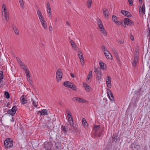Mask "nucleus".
Here are the masks:
<instances>
[{"label": "nucleus", "mask_w": 150, "mask_h": 150, "mask_svg": "<svg viewBox=\"0 0 150 150\" xmlns=\"http://www.w3.org/2000/svg\"><path fill=\"white\" fill-rule=\"evenodd\" d=\"M2 9V15L3 16L2 21L4 23H7L9 20V15L6 9V6L4 4H3Z\"/></svg>", "instance_id": "nucleus-1"}, {"label": "nucleus", "mask_w": 150, "mask_h": 150, "mask_svg": "<svg viewBox=\"0 0 150 150\" xmlns=\"http://www.w3.org/2000/svg\"><path fill=\"white\" fill-rule=\"evenodd\" d=\"M97 24L99 27L100 30L102 33H103L105 36H106L107 34L105 31L102 22L99 19H97Z\"/></svg>", "instance_id": "nucleus-2"}, {"label": "nucleus", "mask_w": 150, "mask_h": 150, "mask_svg": "<svg viewBox=\"0 0 150 150\" xmlns=\"http://www.w3.org/2000/svg\"><path fill=\"white\" fill-rule=\"evenodd\" d=\"M62 73L61 69H58L56 73V77L58 82L61 81L62 76Z\"/></svg>", "instance_id": "nucleus-3"}, {"label": "nucleus", "mask_w": 150, "mask_h": 150, "mask_svg": "<svg viewBox=\"0 0 150 150\" xmlns=\"http://www.w3.org/2000/svg\"><path fill=\"white\" fill-rule=\"evenodd\" d=\"M4 144L6 148H8L11 147L13 145L12 141L10 140V139H7L4 142Z\"/></svg>", "instance_id": "nucleus-4"}, {"label": "nucleus", "mask_w": 150, "mask_h": 150, "mask_svg": "<svg viewBox=\"0 0 150 150\" xmlns=\"http://www.w3.org/2000/svg\"><path fill=\"white\" fill-rule=\"evenodd\" d=\"M52 144L50 142H45L43 144V146L45 150H52Z\"/></svg>", "instance_id": "nucleus-5"}, {"label": "nucleus", "mask_w": 150, "mask_h": 150, "mask_svg": "<svg viewBox=\"0 0 150 150\" xmlns=\"http://www.w3.org/2000/svg\"><path fill=\"white\" fill-rule=\"evenodd\" d=\"M72 100L75 102L82 103H86L88 102L87 100H86L83 98L77 97H75L72 98Z\"/></svg>", "instance_id": "nucleus-6"}, {"label": "nucleus", "mask_w": 150, "mask_h": 150, "mask_svg": "<svg viewBox=\"0 0 150 150\" xmlns=\"http://www.w3.org/2000/svg\"><path fill=\"white\" fill-rule=\"evenodd\" d=\"M17 111L16 107L14 106L11 109L8 110L7 111V113L12 116L14 115Z\"/></svg>", "instance_id": "nucleus-7"}, {"label": "nucleus", "mask_w": 150, "mask_h": 150, "mask_svg": "<svg viewBox=\"0 0 150 150\" xmlns=\"http://www.w3.org/2000/svg\"><path fill=\"white\" fill-rule=\"evenodd\" d=\"M124 22L125 24L129 26L134 25V23L131 20L128 18H125L124 19Z\"/></svg>", "instance_id": "nucleus-8"}, {"label": "nucleus", "mask_w": 150, "mask_h": 150, "mask_svg": "<svg viewBox=\"0 0 150 150\" xmlns=\"http://www.w3.org/2000/svg\"><path fill=\"white\" fill-rule=\"evenodd\" d=\"M139 10L140 14L142 13L144 14H145V7L144 4H143V5H142V6H139Z\"/></svg>", "instance_id": "nucleus-9"}, {"label": "nucleus", "mask_w": 150, "mask_h": 150, "mask_svg": "<svg viewBox=\"0 0 150 150\" xmlns=\"http://www.w3.org/2000/svg\"><path fill=\"white\" fill-rule=\"evenodd\" d=\"M131 148L133 150H140L141 149L140 146L137 144H133L131 145Z\"/></svg>", "instance_id": "nucleus-10"}, {"label": "nucleus", "mask_w": 150, "mask_h": 150, "mask_svg": "<svg viewBox=\"0 0 150 150\" xmlns=\"http://www.w3.org/2000/svg\"><path fill=\"white\" fill-rule=\"evenodd\" d=\"M107 93L110 99L112 101H113L114 100V98L112 92L110 89L107 90Z\"/></svg>", "instance_id": "nucleus-11"}, {"label": "nucleus", "mask_w": 150, "mask_h": 150, "mask_svg": "<svg viewBox=\"0 0 150 150\" xmlns=\"http://www.w3.org/2000/svg\"><path fill=\"white\" fill-rule=\"evenodd\" d=\"M138 56L137 54H135L134 56V61H133L132 63L133 66L134 67H135L136 66V64L138 62Z\"/></svg>", "instance_id": "nucleus-12"}, {"label": "nucleus", "mask_w": 150, "mask_h": 150, "mask_svg": "<svg viewBox=\"0 0 150 150\" xmlns=\"http://www.w3.org/2000/svg\"><path fill=\"white\" fill-rule=\"evenodd\" d=\"M26 96L24 95H23L20 98V100L22 104H24L27 103Z\"/></svg>", "instance_id": "nucleus-13"}, {"label": "nucleus", "mask_w": 150, "mask_h": 150, "mask_svg": "<svg viewBox=\"0 0 150 150\" xmlns=\"http://www.w3.org/2000/svg\"><path fill=\"white\" fill-rule=\"evenodd\" d=\"M70 42L71 43L73 48L75 50L78 51L79 50V48L76 46L73 40H70Z\"/></svg>", "instance_id": "nucleus-14"}, {"label": "nucleus", "mask_w": 150, "mask_h": 150, "mask_svg": "<svg viewBox=\"0 0 150 150\" xmlns=\"http://www.w3.org/2000/svg\"><path fill=\"white\" fill-rule=\"evenodd\" d=\"M121 13L124 15L127 16V17H129L131 16L130 13L127 11L122 10L121 11Z\"/></svg>", "instance_id": "nucleus-15"}, {"label": "nucleus", "mask_w": 150, "mask_h": 150, "mask_svg": "<svg viewBox=\"0 0 150 150\" xmlns=\"http://www.w3.org/2000/svg\"><path fill=\"white\" fill-rule=\"evenodd\" d=\"M111 78L110 76H108V78L106 79V82L107 86H108L109 85L110 86H111Z\"/></svg>", "instance_id": "nucleus-16"}, {"label": "nucleus", "mask_w": 150, "mask_h": 150, "mask_svg": "<svg viewBox=\"0 0 150 150\" xmlns=\"http://www.w3.org/2000/svg\"><path fill=\"white\" fill-rule=\"evenodd\" d=\"M47 112V110L45 109H43L41 111H39V112L41 115H47L48 113Z\"/></svg>", "instance_id": "nucleus-17"}, {"label": "nucleus", "mask_w": 150, "mask_h": 150, "mask_svg": "<svg viewBox=\"0 0 150 150\" xmlns=\"http://www.w3.org/2000/svg\"><path fill=\"white\" fill-rule=\"evenodd\" d=\"M84 87L85 88L86 90L88 91H89L91 87L88 85L86 83H84L83 84Z\"/></svg>", "instance_id": "nucleus-18"}, {"label": "nucleus", "mask_w": 150, "mask_h": 150, "mask_svg": "<svg viewBox=\"0 0 150 150\" xmlns=\"http://www.w3.org/2000/svg\"><path fill=\"white\" fill-rule=\"evenodd\" d=\"M47 11L48 13H51V10L49 3L47 2Z\"/></svg>", "instance_id": "nucleus-19"}, {"label": "nucleus", "mask_w": 150, "mask_h": 150, "mask_svg": "<svg viewBox=\"0 0 150 150\" xmlns=\"http://www.w3.org/2000/svg\"><path fill=\"white\" fill-rule=\"evenodd\" d=\"M13 28L15 33L17 35H19V31L16 27V26L14 25H13Z\"/></svg>", "instance_id": "nucleus-20"}, {"label": "nucleus", "mask_w": 150, "mask_h": 150, "mask_svg": "<svg viewBox=\"0 0 150 150\" xmlns=\"http://www.w3.org/2000/svg\"><path fill=\"white\" fill-rule=\"evenodd\" d=\"M103 13L105 16L108 18V9L103 10Z\"/></svg>", "instance_id": "nucleus-21"}, {"label": "nucleus", "mask_w": 150, "mask_h": 150, "mask_svg": "<svg viewBox=\"0 0 150 150\" xmlns=\"http://www.w3.org/2000/svg\"><path fill=\"white\" fill-rule=\"evenodd\" d=\"M104 54L107 59H110V57H112L111 55L109 52L104 53Z\"/></svg>", "instance_id": "nucleus-22"}, {"label": "nucleus", "mask_w": 150, "mask_h": 150, "mask_svg": "<svg viewBox=\"0 0 150 150\" xmlns=\"http://www.w3.org/2000/svg\"><path fill=\"white\" fill-rule=\"evenodd\" d=\"M101 69L100 68L98 67V68H96L95 67L94 68V72H97V74L99 73L100 71V70Z\"/></svg>", "instance_id": "nucleus-23"}, {"label": "nucleus", "mask_w": 150, "mask_h": 150, "mask_svg": "<svg viewBox=\"0 0 150 150\" xmlns=\"http://www.w3.org/2000/svg\"><path fill=\"white\" fill-rule=\"evenodd\" d=\"M37 13L39 19L43 17L40 11L38 10L37 11Z\"/></svg>", "instance_id": "nucleus-24"}, {"label": "nucleus", "mask_w": 150, "mask_h": 150, "mask_svg": "<svg viewBox=\"0 0 150 150\" xmlns=\"http://www.w3.org/2000/svg\"><path fill=\"white\" fill-rule=\"evenodd\" d=\"M82 122L83 125L84 127H87V123L84 118L82 119Z\"/></svg>", "instance_id": "nucleus-25"}, {"label": "nucleus", "mask_w": 150, "mask_h": 150, "mask_svg": "<svg viewBox=\"0 0 150 150\" xmlns=\"http://www.w3.org/2000/svg\"><path fill=\"white\" fill-rule=\"evenodd\" d=\"M102 49L103 52H104V53L109 52L107 50L106 47L104 45L102 46Z\"/></svg>", "instance_id": "nucleus-26"}, {"label": "nucleus", "mask_w": 150, "mask_h": 150, "mask_svg": "<svg viewBox=\"0 0 150 150\" xmlns=\"http://www.w3.org/2000/svg\"><path fill=\"white\" fill-rule=\"evenodd\" d=\"M100 127V125H96L94 126V129L95 130V131L96 132L99 129Z\"/></svg>", "instance_id": "nucleus-27"}, {"label": "nucleus", "mask_w": 150, "mask_h": 150, "mask_svg": "<svg viewBox=\"0 0 150 150\" xmlns=\"http://www.w3.org/2000/svg\"><path fill=\"white\" fill-rule=\"evenodd\" d=\"M42 25L45 29H46L47 28V25L46 22L45 21L41 23Z\"/></svg>", "instance_id": "nucleus-28"}, {"label": "nucleus", "mask_w": 150, "mask_h": 150, "mask_svg": "<svg viewBox=\"0 0 150 150\" xmlns=\"http://www.w3.org/2000/svg\"><path fill=\"white\" fill-rule=\"evenodd\" d=\"M19 2L20 5L22 7V8H24V4L23 2V0H19Z\"/></svg>", "instance_id": "nucleus-29"}, {"label": "nucleus", "mask_w": 150, "mask_h": 150, "mask_svg": "<svg viewBox=\"0 0 150 150\" xmlns=\"http://www.w3.org/2000/svg\"><path fill=\"white\" fill-rule=\"evenodd\" d=\"M92 75V71H90L88 74V75L87 77V79H89L91 78Z\"/></svg>", "instance_id": "nucleus-30"}, {"label": "nucleus", "mask_w": 150, "mask_h": 150, "mask_svg": "<svg viewBox=\"0 0 150 150\" xmlns=\"http://www.w3.org/2000/svg\"><path fill=\"white\" fill-rule=\"evenodd\" d=\"M92 3V0H88L87 1L88 6V8L91 7Z\"/></svg>", "instance_id": "nucleus-31"}, {"label": "nucleus", "mask_w": 150, "mask_h": 150, "mask_svg": "<svg viewBox=\"0 0 150 150\" xmlns=\"http://www.w3.org/2000/svg\"><path fill=\"white\" fill-rule=\"evenodd\" d=\"M102 133V132H100L98 134L97 132H96L95 133L94 136L96 137H100Z\"/></svg>", "instance_id": "nucleus-32"}, {"label": "nucleus", "mask_w": 150, "mask_h": 150, "mask_svg": "<svg viewBox=\"0 0 150 150\" xmlns=\"http://www.w3.org/2000/svg\"><path fill=\"white\" fill-rule=\"evenodd\" d=\"M102 133V132H100L98 134L97 132H96L95 133L94 136L96 137H100Z\"/></svg>", "instance_id": "nucleus-33"}, {"label": "nucleus", "mask_w": 150, "mask_h": 150, "mask_svg": "<svg viewBox=\"0 0 150 150\" xmlns=\"http://www.w3.org/2000/svg\"><path fill=\"white\" fill-rule=\"evenodd\" d=\"M71 84V82L69 81H65L64 83V84L65 86L66 87H68L69 85V84Z\"/></svg>", "instance_id": "nucleus-34"}, {"label": "nucleus", "mask_w": 150, "mask_h": 150, "mask_svg": "<svg viewBox=\"0 0 150 150\" xmlns=\"http://www.w3.org/2000/svg\"><path fill=\"white\" fill-rule=\"evenodd\" d=\"M117 18L116 16L115 15H113L112 16V19L113 21L115 22L117 21Z\"/></svg>", "instance_id": "nucleus-35"}, {"label": "nucleus", "mask_w": 150, "mask_h": 150, "mask_svg": "<svg viewBox=\"0 0 150 150\" xmlns=\"http://www.w3.org/2000/svg\"><path fill=\"white\" fill-rule=\"evenodd\" d=\"M4 95L6 96V98H10L9 93L7 92H5L4 93Z\"/></svg>", "instance_id": "nucleus-36"}, {"label": "nucleus", "mask_w": 150, "mask_h": 150, "mask_svg": "<svg viewBox=\"0 0 150 150\" xmlns=\"http://www.w3.org/2000/svg\"><path fill=\"white\" fill-rule=\"evenodd\" d=\"M68 122L70 125L71 126H72L74 128V126L73 120H68Z\"/></svg>", "instance_id": "nucleus-37"}, {"label": "nucleus", "mask_w": 150, "mask_h": 150, "mask_svg": "<svg viewBox=\"0 0 150 150\" xmlns=\"http://www.w3.org/2000/svg\"><path fill=\"white\" fill-rule=\"evenodd\" d=\"M3 72L2 71H0V79H3Z\"/></svg>", "instance_id": "nucleus-38"}, {"label": "nucleus", "mask_w": 150, "mask_h": 150, "mask_svg": "<svg viewBox=\"0 0 150 150\" xmlns=\"http://www.w3.org/2000/svg\"><path fill=\"white\" fill-rule=\"evenodd\" d=\"M118 42L120 44H123L124 43V40L122 39L121 38L119 40H117Z\"/></svg>", "instance_id": "nucleus-39"}, {"label": "nucleus", "mask_w": 150, "mask_h": 150, "mask_svg": "<svg viewBox=\"0 0 150 150\" xmlns=\"http://www.w3.org/2000/svg\"><path fill=\"white\" fill-rule=\"evenodd\" d=\"M99 64L100 67L103 69L104 70V63L103 62H99Z\"/></svg>", "instance_id": "nucleus-40"}, {"label": "nucleus", "mask_w": 150, "mask_h": 150, "mask_svg": "<svg viewBox=\"0 0 150 150\" xmlns=\"http://www.w3.org/2000/svg\"><path fill=\"white\" fill-rule=\"evenodd\" d=\"M62 131H64V132H67L68 130L67 128H66L64 126H62Z\"/></svg>", "instance_id": "nucleus-41"}, {"label": "nucleus", "mask_w": 150, "mask_h": 150, "mask_svg": "<svg viewBox=\"0 0 150 150\" xmlns=\"http://www.w3.org/2000/svg\"><path fill=\"white\" fill-rule=\"evenodd\" d=\"M33 104L36 108L38 106V103L33 100Z\"/></svg>", "instance_id": "nucleus-42"}, {"label": "nucleus", "mask_w": 150, "mask_h": 150, "mask_svg": "<svg viewBox=\"0 0 150 150\" xmlns=\"http://www.w3.org/2000/svg\"><path fill=\"white\" fill-rule=\"evenodd\" d=\"M66 112L67 113V116H69V115H71V112L70 110L69 109H67L66 110Z\"/></svg>", "instance_id": "nucleus-43"}, {"label": "nucleus", "mask_w": 150, "mask_h": 150, "mask_svg": "<svg viewBox=\"0 0 150 150\" xmlns=\"http://www.w3.org/2000/svg\"><path fill=\"white\" fill-rule=\"evenodd\" d=\"M71 89L74 90L75 91L76 90V86L75 85H74L73 84V86H71Z\"/></svg>", "instance_id": "nucleus-44"}, {"label": "nucleus", "mask_w": 150, "mask_h": 150, "mask_svg": "<svg viewBox=\"0 0 150 150\" xmlns=\"http://www.w3.org/2000/svg\"><path fill=\"white\" fill-rule=\"evenodd\" d=\"M115 23L117 25H120L122 24V22L120 21H116L115 22Z\"/></svg>", "instance_id": "nucleus-45"}, {"label": "nucleus", "mask_w": 150, "mask_h": 150, "mask_svg": "<svg viewBox=\"0 0 150 150\" xmlns=\"http://www.w3.org/2000/svg\"><path fill=\"white\" fill-rule=\"evenodd\" d=\"M68 118V120H73L72 117V115H70L69 116H67Z\"/></svg>", "instance_id": "nucleus-46"}, {"label": "nucleus", "mask_w": 150, "mask_h": 150, "mask_svg": "<svg viewBox=\"0 0 150 150\" xmlns=\"http://www.w3.org/2000/svg\"><path fill=\"white\" fill-rule=\"evenodd\" d=\"M99 74L100 76H97L98 80H99L101 78V77L102 76V74L101 72H100L99 73Z\"/></svg>", "instance_id": "nucleus-47"}, {"label": "nucleus", "mask_w": 150, "mask_h": 150, "mask_svg": "<svg viewBox=\"0 0 150 150\" xmlns=\"http://www.w3.org/2000/svg\"><path fill=\"white\" fill-rule=\"evenodd\" d=\"M16 59L17 60V61L18 63V64H19L22 62L21 60L18 57H16Z\"/></svg>", "instance_id": "nucleus-48"}, {"label": "nucleus", "mask_w": 150, "mask_h": 150, "mask_svg": "<svg viewBox=\"0 0 150 150\" xmlns=\"http://www.w3.org/2000/svg\"><path fill=\"white\" fill-rule=\"evenodd\" d=\"M80 60V61H81V64L82 65H84V59H81Z\"/></svg>", "instance_id": "nucleus-49"}, {"label": "nucleus", "mask_w": 150, "mask_h": 150, "mask_svg": "<svg viewBox=\"0 0 150 150\" xmlns=\"http://www.w3.org/2000/svg\"><path fill=\"white\" fill-rule=\"evenodd\" d=\"M24 70L25 71V72L26 74L29 73V71L27 68L24 69Z\"/></svg>", "instance_id": "nucleus-50"}, {"label": "nucleus", "mask_w": 150, "mask_h": 150, "mask_svg": "<svg viewBox=\"0 0 150 150\" xmlns=\"http://www.w3.org/2000/svg\"><path fill=\"white\" fill-rule=\"evenodd\" d=\"M39 19L40 20V21L41 23L43 22H44L45 21V20L44 19L43 17L42 18H40Z\"/></svg>", "instance_id": "nucleus-51"}, {"label": "nucleus", "mask_w": 150, "mask_h": 150, "mask_svg": "<svg viewBox=\"0 0 150 150\" xmlns=\"http://www.w3.org/2000/svg\"><path fill=\"white\" fill-rule=\"evenodd\" d=\"M27 79L28 82L29 83H30L31 84L33 82H32V80L31 79H30L28 78Z\"/></svg>", "instance_id": "nucleus-52"}, {"label": "nucleus", "mask_w": 150, "mask_h": 150, "mask_svg": "<svg viewBox=\"0 0 150 150\" xmlns=\"http://www.w3.org/2000/svg\"><path fill=\"white\" fill-rule=\"evenodd\" d=\"M128 1L129 3V4L130 5H131V6H132L133 5V1L132 0H128Z\"/></svg>", "instance_id": "nucleus-53"}, {"label": "nucleus", "mask_w": 150, "mask_h": 150, "mask_svg": "<svg viewBox=\"0 0 150 150\" xmlns=\"http://www.w3.org/2000/svg\"><path fill=\"white\" fill-rule=\"evenodd\" d=\"M78 50L79 51L78 53H79V56H80V54H81V57H82V53L81 51V50H79V49Z\"/></svg>", "instance_id": "nucleus-54"}, {"label": "nucleus", "mask_w": 150, "mask_h": 150, "mask_svg": "<svg viewBox=\"0 0 150 150\" xmlns=\"http://www.w3.org/2000/svg\"><path fill=\"white\" fill-rule=\"evenodd\" d=\"M2 80V79H0V87H1L3 86Z\"/></svg>", "instance_id": "nucleus-55"}, {"label": "nucleus", "mask_w": 150, "mask_h": 150, "mask_svg": "<svg viewBox=\"0 0 150 150\" xmlns=\"http://www.w3.org/2000/svg\"><path fill=\"white\" fill-rule=\"evenodd\" d=\"M66 24L69 27H70L71 26L70 23L68 21H67L66 22Z\"/></svg>", "instance_id": "nucleus-56"}, {"label": "nucleus", "mask_w": 150, "mask_h": 150, "mask_svg": "<svg viewBox=\"0 0 150 150\" xmlns=\"http://www.w3.org/2000/svg\"><path fill=\"white\" fill-rule=\"evenodd\" d=\"M20 65L21 67V66H24V65H25L22 62L21 63L19 64Z\"/></svg>", "instance_id": "nucleus-57"}, {"label": "nucleus", "mask_w": 150, "mask_h": 150, "mask_svg": "<svg viewBox=\"0 0 150 150\" xmlns=\"http://www.w3.org/2000/svg\"><path fill=\"white\" fill-rule=\"evenodd\" d=\"M71 84H70V83L69 84L68 87L70 88H71V86H73V83L71 82Z\"/></svg>", "instance_id": "nucleus-58"}, {"label": "nucleus", "mask_w": 150, "mask_h": 150, "mask_svg": "<svg viewBox=\"0 0 150 150\" xmlns=\"http://www.w3.org/2000/svg\"><path fill=\"white\" fill-rule=\"evenodd\" d=\"M70 75L73 78H75L76 77V76H75V75L73 74H72V73H70Z\"/></svg>", "instance_id": "nucleus-59"}, {"label": "nucleus", "mask_w": 150, "mask_h": 150, "mask_svg": "<svg viewBox=\"0 0 150 150\" xmlns=\"http://www.w3.org/2000/svg\"><path fill=\"white\" fill-rule=\"evenodd\" d=\"M21 67L22 69H23L24 70L27 68L25 65H24V67L21 66Z\"/></svg>", "instance_id": "nucleus-60"}, {"label": "nucleus", "mask_w": 150, "mask_h": 150, "mask_svg": "<svg viewBox=\"0 0 150 150\" xmlns=\"http://www.w3.org/2000/svg\"><path fill=\"white\" fill-rule=\"evenodd\" d=\"M81 54H80V56H79V58H80V59H83L84 58H83V55L82 54V57H81Z\"/></svg>", "instance_id": "nucleus-61"}, {"label": "nucleus", "mask_w": 150, "mask_h": 150, "mask_svg": "<svg viewBox=\"0 0 150 150\" xmlns=\"http://www.w3.org/2000/svg\"><path fill=\"white\" fill-rule=\"evenodd\" d=\"M26 74V76H27V79L28 78H29L30 79V75L29 74V73H28V74Z\"/></svg>", "instance_id": "nucleus-62"}, {"label": "nucleus", "mask_w": 150, "mask_h": 150, "mask_svg": "<svg viewBox=\"0 0 150 150\" xmlns=\"http://www.w3.org/2000/svg\"><path fill=\"white\" fill-rule=\"evenodd\" d=\"M49 29L51 31L52 30V28L51 26H50L49 27Z\"/></svg>", "instance_id": "nucleus-63"}, {"label": "nucleus", "mask_w": 150, "mask_h": 150, "mask_svg": "<svg viewBox=\"0 0 150 150\" xmlns=\"http://www.w3.org/2000/svg\"><path fill=\"white\" fill-rule=\"evenodd\" d=\"M140 4H142V0H139Z\"/></svg>", "instance_id": "nucleus-64"}]
</instances>
